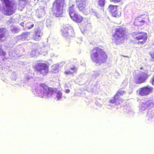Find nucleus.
Instances as JSON below:
<instances>
[{"label": "nucleus", "instance_id": "obj_32", "mask_svg": "<svg viewBox=\"0 0 154 154\" xmlns=\"http://www.w3.org/2000/svg\"><path fill=\"white\" fill-rule=\"evenodd\" d=\"M151 82L152 85H154V76L152 78Z\"/></svg>", "mask_w": 154, "mask_h": 154}, {"label": "nucleus", "instance_id": "obj_13", "mask_svg": "<svg viewBox=\"0 0 154 154\" xmlns=\"http://www.w3.org/2000/svg\"><path fill=\"white\" fill-rule=\"evenodd\" d=\"M124 101V100L120 97L115 94L112 99H110L108 102L110 103L114 104L116 105H119Z\"/></svg>", "mask_w": 154, "mask_h": 154}, {"label": "nucleus", "instance_id": "obj_34", "mask_svg": "<svg viewBox=\"0 0 154 154\" xmlns=\"http://www.w3.org/2000/svg\"><path fill=\"white\" fill-rule=\"evenodd\" d=\"M21 1L24 2H26L27 1V0H20Z\"/></svg>", "mask_w": 154, "mask_h": 154}, {"label": "nucleus", "instance_id": "obj_2", "mask_svg": "<svg viewBox=\"0 0 154 154\" xmlns=\"http://www.w3.org/2000/svg\"><path fill=\"white\" fill-rule=\"evenodd\" d=\"M125 36V30L122 26H119L115 29L112 35V40L116 45H120L124 42Z\"/></svg>", "mask_w": 154, "mask_h": 154}, {"label": "nucleus", "instance_id": "obj_4", "mask_svg": "<svg viewBox=\"0 0 154 154\" xmlns=\"http://www.w3.org/2000/svg\"><path fill=\"white\" fill-rule=\"evenodd\" d=\"M5 5L3 8V13L6 16H10L14 14L16 9V5L12 2L13 0H1Z\"/></svg>", "mask_w": 154, "mask_h": 154}, {"label": "nucleus", "instance_id": "obj_28", "mask_svg": "<svg viewBox=\"0 0 154 154\" xmlns=\"http://www.w3.org/2000/svg\"><path fill=\"white\" fill-rule=\"evenodd\" d=\"M62 94L61 92H58L57 94L56 97L57 100H59L62 97Z\"/></svg>", "mask_w": 154, "mask_h": 154}, {"label": "nucleus", "instance_id": "obj_10", "mask_svg": "<svg viewBox=\"0 0 154 154\" xmlns=\"http://www.w3.org/2000/svg\"><path fill=\"white\" fill-rule=\"evenodd\" d=\"M39 86L43 89V96L48 97L51 96L54 92V89L53 88L49 87L45 83L40 84Z\"/></svg>", "mask_w": 154, "mask_h": 154}, {"label": "nucleus", "instance_id": "obj_9", "mask_svg": "<svg viewBox=\"0 0 154 154\" xmlns=\"http://www.w3.org/2000/svg\"><path fill=\"white\" fill-rule=\"evenodd\" d=\"M148 20V18L147 15H140L135 18L134 24L136 26H142L146 23Z\"/></svg>", "mask_w": 154, "mask_h": 154}, {"label": "nucleus", "instance_id": "obj_30", "mask_svg": "<svg viewBox=\"0 0 154 154\" xmlns=\"http://www.w3.org/2000/svg\"><path fill=\"white\" fill-rule=\"evenodd\" d=\"M64 73L66 75H68L72 73V72L71 71L68 70L67 71H64Z\"/></svg>", "mask_w": 154, "mask_h": 154}, {"label": "nucleus", "instance_id": "obj_17", "mask_svg": "<svg viewBox=\"0 0 154 154\" xmlns=\"http://www.w3.org/2000/svg\"><path fill=\"white\" fill-rule=\"evenodd\" d=\"M70 17L74 21L77 23H81L83 20L82 16L77 13L74 14Z\"/></svg>", "mask_w": 154, "mask_h": 154}, {"label": "nucleus", "instance_id": "obj_19", "mask_svg": "<svg viewBox=\"0 0 154 154\" xmlns=\"http://www.w3.org/2000/svg\"><path fill=\"white\" fill-rule=\"evenodd\" d=\"M29 32H25L22 33L20 35L21 38L23 40H29Z\"/></svg>", "mask_w": 154, "mask_h": 154}, {"label": "nucleus", "instance_id": "obj_12", "mask_svg": "<svg viewBox=\"0 0 154 154\" xmlns=\"http://www.w3.org/2000/svg\"><path fill=\"white\" fill-rule=\"evenodd\" d=\"M63 35L65 37L72 36L73 34L74 31L72 28L69 26H65L61 30Z\"/></svg>", "mask_w": 154, "mask_h": 154}, {"label": "nucleus", "instance_id": "obj_1", "mask_svg": "<svg viewBox=\"0 0 154 154\" xmlns=\"http://www.w3.org/2000/svg\"><path fill=\"white\" fill-rule=\"evenodd\" d=\"M91 59L95 63L100 65L106 62L108 56L104 49L95 47L91 50Z\"/></svg>", "mask_w": 154, "mask_h": 154}, {"label": "nucleus", "instance_id": "obj_15", "mask_svg": "<svg viewBox=\"0 0 154 154\" xmlns=\"http://www.w3.org/2000/svg\"><path fill=\"white\" fill-rule=\"evenodd\" d=\"M118 6L116 5H109L107 8V10L113 17H116L118 16L117 9Z\"/></svg>", "mask_w": 154, "mask_h": 154}, {"label": "nucleus", "instance_id": "obj_23", "mask_svg": "<svg viewBox=\"0 0 154 154\" xmlns=\"http://www.w3.org/2000/svg\"><path fill=\"white\" fill-rule=\"evenodd\" d=\"M98 5L100 7H104L105 5V0H98L97 1Z\"/></svg>", "mask_w": 154, "mask_h": 154}, {"label": "nucleus", "instance_id": "obj_21", "mask_svg": "<svg viewBox=\"0 0 154 154\" xmlns=\"http://www.w3.org/2000/svg\"><path fill=\"white\" fill-rule=\"evenodd\" d=\"M26 28L30 29L32 28L34 26V24L32 22H28L25 24Z\"/></svg>", "mask_w": 154, "mask_h": 154}, {"label": "nucleus", "instance_id": "obj_6", "mask_svg": "<svg viewBox=\"0 0 154 154\" xmlns=\"http://www.w3.org/2000/svg\"><path fill=\"white\" fill-rule=\"evenodd\" d=\"M132 35L135 40L138 41L137 43L141 45H143L146 42L148 38L147 34L143 32H133L132 33Z\"/></svg>", "mask_w": 154, "mask_h": 154}, {"label": "nucleus", "instance_id": "obj_35", "mask_svg": "<svg viewBox=\"0 0 154 154\" xmlns=\"http://www.w3.org/2000/svg\"><path fill=\"white\" fill-rule=\"evenodd\" d=\"M143 69V67H141L140 68V69Z\"/></svg>", "mask_w": 154, "mask_h": 154}, {"label": "nucleus", "instance_id": "obj_25", "mask_svg": "<svg viewBox=\"0 0 154 154\" xmlns=\"http://www.w3.org/2000/svg\"><path fill=\"white\" fill-rule=\"evenodd\" d=\"M52 24L53 23L50 20H48L46 21V24L48 27H50L52 25Z\"/></svg>", "mask_w": 154, "mask_h": 154}, {"label": "nucleus", "instance_id": "obj_8", "mask_svg": "<svg viewBox=\"0 0 154 154\" xmlns=\"http://www.w3.org/2000/svg\"><path fill=\"white\" fill-rule=\"evenodd\" d=\"M77 7L84 14H87L88 12V6L87 0H76Z\"/></svg>", "mask_w": 154, "mask_h": 154}, {"label": "nucleus", "instance_id": "obj_16", "mask_svg": "<svg viewBox=\"0 0 154 154\" xmlns=\"http://www.w3.org/2000/svg\"><path fill=\"white\" fill-rule=\"evenodd\" d=\"M43 32H41V29L39 27L35 30V33L32 36V39L36 41H38L41 38Z\"/></svg>", "mask_w": 154, "mask_h": 154}, {"label": "nucleus", "instance_id": "obj_26", "mask_svg": "<svg viewBox=\"0 0 154 154\" xmlns=\"http://www.w3.org/2000/svg\"><path fill=\"white\" fill-rule=\"evenodd\" d=\"M70 69L72 71L71 72H72V73H76L77 72V68L75 66H74L70 68Z\"/></svg>", "mask_w": 154, "mask_h": 154}, {"label": "nucleus", "instance_id": "obj_11", "mask_svg": "<svg viewBox=\"0 0 154 154\" xmlns=\"http://www.w3.org/2000/svg\"><path fill=\"white\" fill-rule=\"evenodd\" d=\"M153 90V88L152 87L147 85L146 86L140 88L139 90L138 93L141 96H147L152 92Z\"/></svg>", "mask_w": 154, "mask_h": 154}, {"label": "nucleus", "instance_id": "obj_5", "mask_svg": "<svg viewBox=\"0 0 154 154\" xmlns=\"http://www.w3.org/2000/svg\"><path fill=\"white\" fill-rule=\"evenodd\" d=\"M35 72H39L43 76L46 75L49 72V66L44 63H37L33 66Z\"/></svg>", "mask_w": 154, "mask_h": 154}, {"label": "nucleus", "instance_id": "obj_27", "mask_svg": "<svg viewBox=\"0 0 154 154\" xmlns=\"http://www.w3.org/2000/svg\"><path fill=\"white\" fill-rule=\"evenodd\" d=\"M19 29L18 28L14 27L11 29V31L12 33H15L18 32H19Z\"/></svg>", "mask_w": 154, "mask_h": 154}, {"label": "nucleus", "instance_id": "obj_22", "mask_svg": "<svg viewBox=\"0 0 154 154\" xmlns=\"http://www.w3.org/2000/svg\"><path fill=\"white\" fill-rule=\"evenodd\" d=\"M125 92L126 91H124L121 90V89H120L117 91L115 94L120 97V96H122L123 95L125 94Z\"/></svg>", "mask_w": 154, "mask_h": 154}, {"label": "nucleus", "instance_id": "obj_24", "mask_svg": "<svg viewBox=\"0 0 154 154\" xmlns=\"http://www.w3.org/2000/svg\"><path fill=\"white\" fill-rule=\"evenodd\" d=\"M36 52V50L35 49H32L30 53V55L32 57L35 56Z\"/></svg>", "mask_w": 154, "mask_h": 154}, {"label": "nucleus", "instance_id": "obj_18", "mask_svg": "<svg viewBox=\"0 0 154 154\" xmlns=\"http://www.w3.org/2000/svg\"><path fill=\"white\" fill-rule=\"evenodd\" d=\"M76 7L74 5H72L69 8V13L70 17L72 16L74 14L76 13L75 12Z\"/></svg>", "mask_w": 154, "mask_h": 154}, {"label": "nucleus", "instance_id": "obj_31", "mask_svg": "<svg viewBox=\"0 0 154 154\" xmlns=\"http://www.w3.org/2000/svg\"><path fill=\"white\" fill-rule=\"evenodd\" d=\"M152 59L154 61V52L150 54Z\"/></svg>", "mask_w": 154, "mask_h": 154}, {"label": "nucleus", "instance_id": "obj_3", "mask_svg": "<svg viewBox=\"0 0 154 154\" xmlns=\"http://www.w3.org/2000/svg\"><path fill=\"white\" fill-rule=\"evenodd\" d=\"M65 0H55L53 3L51 10L57 17H62L63 12V7Z\"/></svg>", "mask_w": 154, "mask_h": 154}, {"label": "nucleus", "instance_id": "obj_33", "mask_svg": "<svg viewBox=\"0 0 154 154\" xmlns=\"http://www.w3.org/2000/svg\"><path fill=\"white\" fill-rule=\"evenodd\" d=\"M70 92V90L69 89H68L66 90L65 92L66 93H69Z\"/></svg>", "mask_w": 154, "mask_h": 154}, {"label": "nucleus", "instance_id": "obj_7", "mask_svg": "<svg viewBox=\"0 0 154 154\" xmlns=\"http://www.w3.org/2000/svg\"><path fill=\"white\" fill-rule=\"evenodd\" d=\"M147 73L142 72L139 75H136V71L133 72L134 80L135 83L137 84H140L144 83L149 76Z\"/></svg>", "mask_w": 154, "mask_h": 154}, {"label": "nucleus", "instance_id": "obj_29", "mask_svg": "<svg viewBox=\"0 0 154 154\" xmlns=\"http://www.w3.org/2000/svg\"><path fill=\"white\" fill-rule=\"evenodd\" d=\"M122 0H110L111 2H113L115 3H117L120 2Z\"/></svg>", "mask_w": 154, "mask_h": 154}, {"label": "nucleus", "instance_id": "obj_14", "mask_svg": "<svg viewBox=\"0 0 154 154\" xmlns=\"http://www.w3.org/2000/svg\"><path fill=\"white\" fill-rule=\"evenodd\" d=\"M8 34V30L6 28H0V42L6 41V36Z\"/></svg>", "mask_w": 154, "mask_h": 154}, {"label": "nucleus", "instance_id": "obj_20", "mask_svg": "<svg viewBox=\"0 0 154 154\" xmlns=\"http://www.w3.org/2000/svg\"><path fill=\"white\" fill-rule=\"evenodd\" d=\"M58 66L56 65H54L52 67L51 72L54 73H56L59 72Z\"/></svg>", "mask_w": 154, "mask_h": 154}]
</instances>
